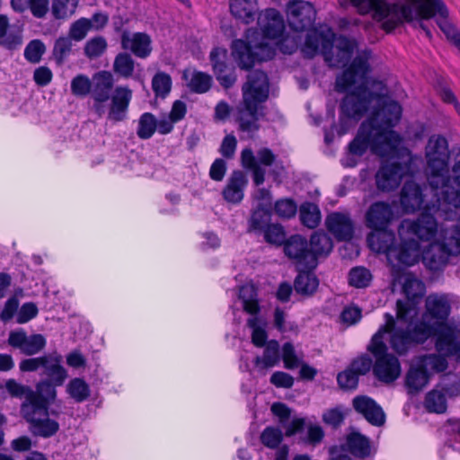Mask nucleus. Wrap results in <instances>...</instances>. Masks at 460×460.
Masks as SVG:
<instances>
[{
    "label": "nucleus",
    "instance_id": "nucleus-1",
    "mask_svg": "<svg viewBox=\"0 0 460 460\" xmlns=\"http://www.w3.org/2000/svg\"><path fill=\"white\" fill-rule=\"evenodd\" d=\"M424 175L438 198L437 211L446 219H455L460 210V149L450 167L448 142L442 136H431L425 147Z\"/></svg>",
    "mask_w": 460,
    "mask_h": 460
},
{
    "label": "nucleus",
    "instance_id": "nucleus-2",
    "mask_svg": "<svg viewBox=\"0 0 460 460\" xmlns=\"http://www.w3.org/2000/svg\"><path fill=\"white\" fill-rule=\"evenodd\" d=\"M369 57L365 52L358 55L349 66L345 69L342 75L336 79V91L347 93L350 87L358 84L352 91L349 92L342 99L341 110V125L344 126L347 119L354 121L360 120L367 112L371 103L376 101V104L372 113L376 109H383L384 102H393L387 95V88L382 83H378L379 92L370 91L367 86V75L370 72Z\"/></svg>",
    "mask_w": 460,
    "mask_h": 460
},
{
    "label": "nucleus",
    "instance_id": "nucleus-3",
    "mask_svg": "<svg viewBox=\"0 0 460 460\" xmlns=\"http://www.w3.org/2000/svg\"><path fill=\"white\" fill-rule=\"evenodd\" d=\"M418 312L408 302L398 300L396 316L390 313L384 314L385 323L380 325L371 341L385 342V335L388 334V342L393 351L402 357L420 344H423L436 333L434 325L425 321H414Z\"/></svg>",
    "mask_w": 460,
    "mask_h": 460
},
{
    "label": "nucleus",
    "instance_id": "nucleus-4",
    "mask_svg": "<svg viewBox=\"0 0 460 460\" xmlns=\"http://www.w3.org/2000/svg\"><path fill=\"white\" fill-rule=\"evenodd\" d=\"M358 13L367 14L373 13L375 20L384 21L383 28L388 31H393L402 22H412L416 20V24L425 32L429 39L432 38V33L427 24L426 19L419 14V3L411 0L417 5L416 11L411 4H402L399 0H350Z\"/></svg>",
    "mask_w": 460,
    "mask_h": 460
},
{
    "label": "nucleus",
    "instance_id": "nucleus-5",
    "mask_svg": "<svg viewBox=\"0 0 460 460\" xmlns=\"http://www.w3.org/2000/svg\"><path fill=\"white\" fill-rule=\"evenodd\" d=\"M270 84L265 72L251 71L242 87L243 109L239 111L237 122L243 132L254 133L260 129L259 120L264 116L261 103L269 98Z\"/></svg>",
    "mask_w": 460,
    "mask_h": 460
},
{
    "label": "nucleus",
    "instance_id": "nucleus-6",
    "mask_svg": "<svg viewBox=\"0 0 460 460\" xmlns=\"http://www.w3.org/2000/svg\"><path fill=\"white\" fill-rule=\"evenodd\" d=\"M383 109H376L371 113L370 118H376L373 121V132L377 151L387 146L396 148L402 142L401 136L393 129L402 117V106L398 102H384Z\"/></svg>",
    "mask_w": 460,
    "mask_h": 460
},
{
    "label": "nucleus",
    "instance_id": "nucleus-7",
    "mask_svg": "<svg viewBox=\"0 0 460 460\" xmlns=\"http://www.w3.org/2000/svg\"><path fill=\"white\" fill-rule=\"evenodd\" d=\"M232 56L243 70H251L257 62L270 60L275 57L276 48L265 41L236 39L231 44Z\"/></svg>",
    "mask_w": 460,
    "mask_h": 460
},
{
    "label": "nucleus",
    "instance_id": "nucleus-8",
    "mask_svg": "<svg viewBox=\"0 0 460 460\" xmlns=\"http://www.w3.org/2000/svg\"><path fill=\"white\" fill-rule=\"evenodd\" d=\"M460 253V217L449 237L443 243H430L423 252L421 260L426 268L432 271L442 270L451 255Z\"/></svg>",
    "mask_w": 460,
    "mask_h": 460
},
{
    "label": "nucleus",
    "instance_id": "nucleus-9",
    "mask_svg": "<svg viewBox=\"0 0 460 460\" xmlns=\"http://www.w3.org/2000/svg\"><path fill=\"white\" fill-rule=\"evenodd\" d=\"M367 349L375 358L373 374L377 380L392 384L398 379L402 372L401 363L395 355L388 352L385 342L370 341Z\"/></svg>",
    "mask_w": 460,
    "mask_h": 460
},
{
    "label": "nucleus",
    "instance_id": "nucleus-10",
    "mask_svg": "<svg viewBox=\"0 0 460 460\" xmlns=\"http://www.w3.org/2000/svg\"><path fill=\"white\" fill-rule=\"evenodd\" d=\"M239 298L243 303V311L252 315L247 320V326L252 329V342L259 348L265 346L267 341V332L264 328L260 326L258 314L261 312V305L258 298V290L252 284H247L241 287Z\"/></svg>",
    "mask_w": 460,
    "mask_h": 460
},
{
    "label": "nucleus",
    "instance_id": "nucleus-11",
    "mask_svg": "<svg viewBox=\"0 0 460 460\" xmlns=\"http://www.w3.org/2000/svg\"><path fill=\"white\" fill-rule=\"evenodd\" d=\"M419 3V14L421 18L431 19L438 15L436 22L447 38L458 48L460 31L448 21V9L442 0H413Z\"/></svg>",
    "mask_w": 460,
    "mask_h": 460
},
{
    "label": "nucleus",
    "instance_id": "nucleus-12",
    "mask_svg": "<svg viewBox=\"0 0 460 460\" xmlns=\"http://www.w3.org/2000/svg\"><path fill=\"white\" fill-rule=\"evenodd\" d=\"M21 412L29 423L30 432L35 437L48 438L59 429L58 422L49 418V408L22 406Z\"/></svg>",
    "mask_w": 460,
    "mask_h": 460
},
{
    "label": "nucleus",
    "instance_id": "nucleus-13",
    "mask_svg": "<svg viewBox=\"0 0 460 460\" xmlns=\"http://www.w3.org/2000/svg\"><path fill=\"white\" fill-rule=\"evenodd\" d=\"M114 85V79L111 72L99 71L93 75L91 99L93 101L90 110L101 119L106 113V102L110 100Z\"/></svg>",
    "mask_w": 460,
    "mask_h": 460
},
{
    "label": "nucleus",
    "instance_id": "nucleus-14",
    "mask_svg": "<svg viewBox=\"0 0 460 460\" xmlns=\"http://www.w3.org/2000/svg\"><path fill=\"white\" fill-rule=\"evenodd\" d=\"M276 160V155L268 147H262L255 155L251 147H245L241 152V165L252 172V180L256 186L261 185L265 181V169L261 167L271 166Z\"/></svg>",
    "mask_w": 460,
    "mask_h": 460
},
{
    "label": "nucleus",
    "instance_id": "nucleus-15",
    "mask_svg": "<svg viewBox=\"0 0 460 460\" xmlns=\"http://www.w3.org/2000/svg\"><path fill=\"white\" fill-rule=\"evenodd\" d=\"M438 207V198H436V203L432 204L431 207L425 206V211L422 212L419 217L408 223L407 228L408 232L411 234L415 235L420 240L429 241L435 237L438 230V224L435 217L444 218L437 211ZM460 217V210H458V216L455 219H450L451 221L456 220Z\"/></svg>",
    "mask_w": 460,
    "mask_h": 460
},
{
    "label": "nucleus",
    "instance_id": "nucleus-16",
    "mask_svg": "<svg viewBox=\"0 0 460 460\" xmlns=\"http://www.w3.org/2000/svg\"><path fill=\"white\" fill-rule=\"evenodd\" d=\"M287 18L293 31H305L314 26L316 10L308 1L293 0L287 4Z\"/></svg>",
    "mask_w": 460,
    "mask_h": 460
},
{
    "label": "nucleus",
    "instance_id": "nucleus-17",
    "mask_svg": "<svg viewBox=\"0 0 460 460\" xmlns=\"http://www.w3.org/2000/svg\"><path fill=\"white\" fill-rule=\"evenodd\" d=\"M307 240L300 234H294L284 243V252L293 261L297 270H314L316 261L310 252Z\"/></svg>",
    "mask_w": 460,
    "mask_h": 460
},
{
    "label": "nucleus",
    "instance_id": "nucleus-18",
    "mask_svg": "<svg viewBox=\"0 0 460 460\" xmlns=\"http://www.w3.org/2000/svg\"><path fill=\"white\" fill-rule=\"evenodd\" d=\"M298 435L299 443L306 446L316 447L324 438L323 429L306 418H294L288 425L285 436L293 437Z\"/></svg>",
    "mask_w": 460,
    "mask_h": 460
},
{
    "label": "nucleus",
    "instance_id": "nucleus-19",
    "mask_svg": "<svg viewBox=\"0 0 460 460\" xmlns=\"http://www.w3.org/2000/svg\"><path fill=\"white\" fill-rule=\"evenodd\" d=\"M213 73L219 84L229 89L237 81L235 67L228 62V52L224 48H214L209 54Z\"/></svg>",
    "mask_w": 460,
    "mask_h": 460
},
{
    "label": "nucleus",
    "instance_id": "nucleus-20",
    "mask_svg": "<svg viewBox=\"0 0 460 460\" xmlns=\"http://www.w3.org/2000/svg\"><path fill=\"white\" fill-rule=\"evenodd\" d=\"M406 173V167L399 162L383 163L375 174L376 187L378 191L389 193L395 190Z\"/></svg>",
    "mask_w": 460,
    "mask_h": 460
},
{
    "label": "nucleus",
    "instance_id": "nucleus-21",
    "mask_svg": "<svg viewBox=\"0 0 460 460\" xmlns=\"http://www.w3.org/2000/svg\"><path fill=\"white\" fill-rule=\"evenodd\" d=\"M7 342L26 356L40 353L47 344L46 338L42 334L27 335V332L22 328L10 332Z\"/></svg>",
    "mask_w": 460,
    "mask_h": 460
},
{
    "label": "nucleus",
    "instance_id": "nucleus-22",
    "mask_svg": "<svg viewBox=\"0 0 460 460\" xmlns=\"http://www.w3.org/2000/svg\"><path fill=\"white\" fill-rule=\"evenodd\" d=\"M375 119H376V117H369L360 124L357 135L348 146L349 155L360 157L366 154L368 148L373 152H377L373 132V121Z\"/></svg>",
    "mask_w": 460,
    "mask_h": 460
},
{
    "label": "nucleus",
    "instance_id": "nucleus-23",
    "mask_svg": "<svg viewBox=\"0 0 460 460\" xmlns=\"http://www.w3.org/2000/svg\"><path fill=\"white\" fill-rule=\"evenodd\" d=\"M394 217V209L388 202L376 201L365 213V225L372 231L384 230L389 227Z\"/></svg>",
    "mask_w": 460,
    "mask_h": 460
},
{
    "label": "nucleus",
    "instance_id": "nucleus-24",
    "mask_svg": "<svg viewBox=\"0 0 460 460\" xmlns=\"http://www.w3.org/2000/svg\"><path fill=\"white\" fill-rule=\"evenodd\" d=\"M257 26L264 39L276 40L283 36L285 22L279 11L268 8L259 13Z\"/></svg>",
    "mask_w": 460,
    "mask_h": 460
},
{
    "label": "nucleus",
    "instance_id": "nucleus-25",
    "mask_svg": "<svg viewBox=\"0 0 460 460\" xmlns=\"http://www.w3.org/2000/svg\"><path fill=\"white\" fill-rule=\"evenodd\" d=\"M131 99L132 91L128 86H117L110 98L111 103L106 111L107 119L113 123L126 120Z\"/></svg>",
    "mask_w": 460,
    "mask_h": 460
},
{
    "label": "nucleus",
    "instance_id": "nucleus-26",
    "mask_svg": "<svg viewBox=\"0 0 460 460\" xmlns=\"http://www.w3.org/2000/svg\"><path fill=\"white\" fill-rule=\"evenodd\" d=\"M302 51L306 58H314L319 52L324 57L328 56L329 50L333 49L334 34L320 32L317 30H307Z\"/></svg>",
    "mask_w": 460,
    "mask_h": 460
},
{
    "label": "nucleus",
    "instance_id": "nucleus-27",
    "mask_svg": "<svg viewBox=\"0 0 460 460\" xmlns=\"http://www.w3.org/2000/svg\"><path fill=\"white\" fill-rule=\"evenodd\" d=\"M354 410L373 426L381 427L385 423V413L382 407L371 397L358 395L352 400Z\"/></svg>",
    "mask_w": 460,
    "mask_h": 460
},
{
    "label": "nucleus",
    "instance_id": "nucleus-28",
    "mask_svg": "<svg viewBox=\"0 0 460 460\" xmlns=\"http://www.w3.org/2000/svg\"><path fill=\"white\" fill-rule=\"evenodd\" d=\"M121 48L129 50L139 58H146L152 52V40L146 32H134L124 31L121 34Z\"/></svg>",
    "mask_w": 460,
    "mask_h": 460
},
{
    "label": "nucleus",
    "instance_id": "nucleus-29",
    "mask_svg": "<svg viewBox=\"0 0 460 460\" xmlns=\"http://www.w3.org/2000/svg\"><path fill=\"white\" fill-rule=\"evenodd\" d=\"M420 259V244L415 239L402 240L400 244H396L389 255L388 261L391 263L397 261L404 266H412L419 262Z\"/></svg>",
    "mask_w": 460,
    "mask_h": 460
},
{
    "label": "nucleus",
    "instance_id": "nucleus-30",
    "mask_svg": "<svg viewBox=\"0 0 460 460\" xmlns=\"http://www.w3.org/2000/svg\"><path fill=\"white\" fill-rule=\"evenodd\" d=\"M325 226L338 241H349L354 235V225L351 218L343 213L333 212L327 216Z\"/></svg>",
    "mask_w": 460,
    "mask_h": 460
},
{
    "label": "nucleus",
    "instance_id": "nucleus-31",
    "mask_svg": "<svg viewBox=\"0 0 460 460\" xmlns=\"http://www.w3.org/2000/svg\"><path fill=\"white\" fill-rule=\"evenodd\" d=\"M56 384L51 380H43L37 385L36 391H30L22 406L49 408L57 396Z\"/></svg>",
    "mask_w": 460,
    "mask_h": 460
},
{
    "label": "nucleus",
    "instance_id": "nucleus-32",
    "mask_svg": "<svg viewBox=\"0 0 460 460\" xmlns=\"http://www.w3.org/2000/svg\"><path fill=\"white\" fill-rule=\"evenodd\" d=\"M353 52V42L346 36L341 35L336 39L332 50H329L324 59L332 66L343 67L350 61Z\"/></svg>",
    "mask_w": 460,
    "mask_h": 460
},
{
    "label": "nucleus",
    "instance_id": "nucleus-33",
    "mask_svg": "<svg viewBox=\"0 0 460 460\" xmlns=\"http://www.w3.org/2000/svg\"><path fill=\"white\" fill-rule=\"evenodd\" d=\"M368 247L375 252L385 253L387 260L396 246V237L394 231L388 228L384 230H374L367 236Z\"/></svg>",
    "mask_w": 460,
    "mask_h": 460
},
{
    "label": "nucleus",
    "instance_id": "nucleus-34",
    "mask_svg": "<svg viewBox=\"0 0 460 460\" xmlns=\"http://www.w3.org/2000/svg\"><path fill=\"white\" fill-rule=\"evenodd\" d=\"M248 185V178L241 170L232 172L222 191L224 199L233 204H239L243 199V191Z\"/></svg>",
    "mask_w": 460,
    "mask_h": 460
},
{
    "label": "nucleus",
    "instance_id": "nucleus-35",
    "mask_svg": "<svg viewBox=\"0 0 460 460\" xmlns=\"http://www.w3.org/2000/svg\"><path fill=\"white\" fill-rule=\"evenodd\" d=\"M63 358L57 352L43 355L41 364L42 375L51 380L56 385H62L67 377V372L62 366Z\"/></svg>",
    "mask_w": 460,
    "mask_h": 460
},
{
    "label": "nucleus",
    "instance_id": "nucleus-36",
    "mask_svg": "<svg viewBox=\"0 0 460 460\" xmlns=\"http://www.w3.org/2000/svg\"><path fill=\"white\" fill-rule=\"evenodd\" d=\"M401 204L406 213L420 209L424 204L420 185L413 181H407L401 191Z\"/></svg>",
    "mask_w": 460,
    "mask_h": 460
},
{
    "label": "nucleus",
    "instance_id": "nucleus-37",
    "mask_svg": "<svg viewBox=\"0 0 460 460\" xmlns=\"http://www.w3.org/2000/svg\"><path fill=\"white\" fill-rule=\"evenodd\" d=\"M345 446L355 457L364 459L372 455L370 439L358 431H351L347 435Z\"/></svg>",
    "mask_w": 460,
    "mask_h": 460
},
{
    "label": "nucleus",
    "instance_id": "nucleus-38",
    "mask_svg": "<svg viewBox=\"0 0 460 460\" xmlns=\"http://www.w3.org/2000/svg\"><path fill=\"white\" fill-rule=\"evenodd\" d=\"M426 309L431 318L444 322L450 314L451 305L446 295L431 294L426 298Z\"/></svg>",
    "mask_w": 460,
    "mask_h": 460
},
{
    "label": "nucleus",
    "instance_id": "nucleus-39",
    "mask_svg": "<svg viewBox=\"0 0 460 460\" xmlns=\"http://www.w3.org/2000/svg\"><path fill=\"white\" fill-rule=\"evenodd\" d=\"M425 290L424 283L417 279L413 274L406 273L402 277V292L407 298L404 302H408L417 308V304L424 296ZM401 301L403 302L402 300ZM416 310L418 311V309Z\"/></svg>",
    "mask_w": 460,
    "mask_h": 460
},
{
    "label": "nucleus",
    "instance_id": "nucleus-40",
    "mask_svg": "<svg viewBox=\"0 0 460 460\" xmlns=\"http://www.w3.org/2000/svg\"><path fill=\"white\" fill-rule=\"evenodd\" d=\"M459 343L454 330L445 327L438 332L435 347L438 353L449 357L457 353Z\"/></svg>",
    "mask_w": 460,
    "mask_h": 460
},
{
    "label": "nucleus",
    "instance_id": "nucleus-41",
    "mask_svg": "<svg viewBox=\"0 0 460 460\" xmlns=\"http://www.w3.org/2000/svg\"><path fill=\"white\" fill-rule=\"evenodd\" d=\"M257 1L256 0H231L230 11L231 13L243 22L249 24L254 21L257 13Z\"/></svg>",
    "mask_w": 460,
    "mask_h": 460
},
{
    "label": "nucleus",
    "instance_id": "nucleus-42",
    "mask_svg": "<svg viewBox=\"0 0 460 460\" xmlns=\"http://www.w3.org/2000/svg\"><path fill=\"white\" fill-rule=\"evenodd\" d=\"M430 378V374L422 365L418 362L415 366L410 367L405 384L411 394L418 393L427 385Z\"/></svg>",
    "mask_w": 460,
    "mask_h": 460
},
{
    "label": "nucleus",
    "instance_id": "nucleus-43",
    "mask_svg": "<svg viewBox=\"0 0 460 460\" xmlns=\"http://www.w3.org/2000/svg\"><path fill=\"white\" fill-rule=\"evenodd\" d=\"M310 270H298L299 273L294 281V288L296 293L304 296H311L316 291L319 286V280Z\"/></svg>",
    "mask_w": 460,
    "mask_h": 460
},
{
    "label": "nucleus",
    "instance_id": "nucleus-44",
    "mask_svg": "<svg viewBox=\"0 0 460 460\" xmlns=\"http://www.w3.org/2000/svg\"><path fill=\"white\" fill-rule=\"evenodd\" d=\"M279 361V345L275 340H271L265 345L262 357L257 356L253 363L260 370H265L276 366Z\"/></svg>",
    "mask_w": 460,
    "mask_h": 460
},
{
    "label": "nucleus",
    "instance_id": "nucleus-45",
    "mask_svg": "<svg viewBox=\"0 0 460 460\" xmlns=\"http://www.w3.org/2000/svg\"><path fill=\"white\" fill-rule=\"evenodd\" d=\"M308 244L309 250L311 251L310 252L313 253L316 261V265L318 264V257L328 255L333 248L332 238L323 232H315L313 234Z\"/></svg>",
    "mask_w": 460,
    "mask_h": 460
},
{
    "label": "nucleus",
    "instance_id": "nucleus-46",
    "mask_svg": "<svg viewBox=\"0 0 460 460\" xmlns=\"http://www.w3.org/2000/svg\"><path fill=\"white\" fill-rule=\"evenodd\" d=\"M299 217L305 226L314 229L321 222V212L315 204L305 202L300 206Z\"/></svg>",
    "mask_w": 460,
    "mask_h": 460
},
{
    "label": "nucleus",
    "instance_id": "nucleus-47",
    "mask_svg": "<svg viewBox=\"0 0 460 460\" xmlns=\"http://www.w3.org/2000/svg\"><path fill=\"white\" fill-rule=\"evenodd\" d=\"M271 220L270 208L260 204L252 213L249 219V229L252 231L264 230Z\"/></svg>",
    "mask_w": 460,
    "mask_h": 460
},
{
    "label": "nucleus",
    "instance_id": "nucleus-48",
    "mask_svg": "<svg viewBox=\"0 0 460 460\" xmlns=\"http://www.w3.org/2000/svg\"><path fill=\"white\" fill-rule=\"evenodd\" d=\"M135 67V61L131 55L127 52L119 53L113 62V71L123 78L132 76Z\"/></svg>",
    "mask_w": 460,
    "mask_h": 460
},
{
    "label": "nucleus",
    "instance_id": "nucleus-49",
    "mask_svg": "<svg viewBox=\"0 0 460 460\" xmlns=\"http://www.w3.org/2000/svg\"><path fill=\"white\" fill-rule=\"evenodd\" d=\"M78 4V0H53L51 13L57 20H66L73 15Z\"/></svg>",
    "mask_w": 460,
    "mask_h": 460
},
{
    "label": "nucleus",
    "instance_id": "nucleus-50",
    "mask_svg": "<svg viewBox=\"0 0 460 460\" xmlns=\"http://www.w3.org/2000/svg\"><path fill=\"white\" fill-rule=\"evenodd\" d=\"M66 392L76 402H83L90 396V387L82 378L75 377L68 383Z\"/></svg>",
    "mask_w": 460,
    "mask_h": 460
},
{
    "label": "nucleus",
    "instance_id": "nucleus-51",
    "mask_svg": "<svg viewBox=\"0 0 460 460\" xmlns=\"http://www.w3.org/2000/svg\"><path fill=\"white\" fill-rule=\"evenodd\" d=\"M157 126V119L151 112L143 113L138 120L137 135L140 139H149L155 134Z\"/></svg>",
    "mask_w": 460,
    "mask_h": 460
},
{
    "label": "nucleus",
    "instance_id": "nucleus-52",
    "mask_svg": "<svg viewBox=\"0 0 460 460\" xmlns=\"http://www.w3.org/2000/svg\"><path fill=\"white\" fill-rule=\"evenodd\" d=\"M172 77L165 72H157L152 79V90L156 97L164 99L172 90Z\"/></svg>",
    "mask_w": 460,
    "mask_h": 460
},
{
    "label": "nucleus",
    "instance_id": "nucleus-53",
    "mask_svg": "<svg viewBox=\"0 0 460 460\" xmlns=\"http://www.w3.org/2000/svg\"><path fill=\"white\" fill-rule=\"evenodd\" d=\"M72 40L66 37H59L55 40L52 56L58 66H62L72 53Z\"/></svg>",
    "mask_w": 460,
    "mask_h": 460
},
{
    "label": "nucleus",
    "instance_id": "nucleus-54",
    "mask_svg": "<svg viewBox=\"0 0 460 460\" xmlns=\"http://www.w3.org/2000/svg\"><path fill=\"white\" fill-rule=\"evenodd\" d=\"M372 274L365 267H354L349 272V284L356 288H364L370 285Z\"/></svg>",
    "mask_w": 460,
    "mask_h": 460
},
{
    "label": "nucleus",
    "instance_id": "nucleus-55",
    "mask_svg": "<svg viewBox=\"0 0 460 460\" xmlns=\"http://www.w3.org/2000/svg\"><path fill=\"white\" fill-rule=\"evenodd\" d=\"M447 357V356H444L440 353L427 354L421 356L419 359V362L425 369H427V371L430 369L434 372L441 373L444 372L448 367Z\"/></svg>",
    "mask_w": 460,
    "mask_h": 460
},
{
    "label": "nucleus",
    "instance_id": "nucleus-56",
    "mask_svg": "<svg viewBox=\"0 0 460 460\" xmlns=\"http://www.w3.org/2000/svg\"><path fill=\"white\" fill-rule=\"evenodd\" d=\"M212 82L211 75L204 72L196 71L192 74L188 86L193 93H205L211 88Z\"/></svg>",
    "mask_w": 460,
    "mask_h": 460
},
{
    "label": "nucleus",
    "instance_id": "nucleus-57",
    "mask_svg": "<svg viewBox=\"0 0 460 460\" xmlns=\"http://www.w3.org/2000/svg\"><path fill=\"white\" fill-rule=\"evenodd\" d=\"M283 432L279 427L268 426L260 436L261 442L268 448L275 449L283 440Z\"/></svg>",
    "mask_w": 460,
    "mask_h": 460
},
{
    "label": "nucleus",
    "instance_id": "nucleus-58",
    "mask_svg": "<svg viewBox=\"0 0 460 460\" xmlns=\"http://www.w3.org/2000/svg\"><path fill=\"white\" fill-rule=\"evenodd\" d=\"M425 407L429 412L443 413L447 410V399L443 393L430 391L425 398Z\"/></svg>",
    "mask_w": 460,
    "mask_h": 460
},
{
    "label": "nucleus",
    "instance_id": "nucleus-59",
    "mask_svg": "<svg viewBox=\"0 0 460 460\" xmlns=\"http://www.w3.org/2000/svg\"><path fill=\"white\" fill-rule=\"evenodd\" d=\"M274 212L280 218L290 219L297 212V204L291 198L279 199L275 201Z\"/></svg>",
    "mask_w": 460,
    "mask_h": 460
},
{
    "label": "nucleus",
    "instance_id": "nucleus-60",
    "mask_svg": "<svg viewBox=\"0 0 460 460\" xmlns=\"http://www.w3.org/2000/svg\"><path fill=\"white\" fill-rule=\"evenodd\" d=\"M70 89L73 95L84 98L91 94L92 80L86 75H76L71 80Z\"/></svg>",
    "mask_w": 460,
    "mask_h": 460
},
{
    "label": "nucleus",
    "instance_id": "nucleus-61",
    "mask_svg": "<svg viewBox=\"0 0 460 460\" xmlns=\"http://www.w3.org/2000/svg\"><path fill=\"white\" fill-rule=\"evenodd\" d=\"M263 232L264 239L269 243L280 246L287 241L285 229L280 224H270Z\"/></svg>",
    "mask_w": 460,
    "mask_h": 460
},
{
    "label": "nucleus",
    "instance_id": "nucleus-62",
    "mask_svg": "<svg viewBox=\"0 0 460 460\" xmlns=\"http://www.w3.org/2000/svg\"><path fill=\"white\" fill-rule=\"evenodd\" d=\"M346 417L345 408L342 405H338L334 408L326 410L322 416L323 421L333 429L340 428Z\"/></svg>",
    "mask_w": 460,
    "mask_h": 460
},
{
    "label": "nucleus",
    "instance_id": "nucleus-63",
    "mask_svg": "<svg viewBox=\"0 0 460 460\" xmlns=\"http://www.w3.org/2000/svg\"><path fill=\"white\" fill-rule=\"evenodd\" d=\"M93 28L91 20L87 18H80L73 22L69 29V37L72 40L80 41L84 40L87 32Z\"/></svg>",
    "mask_w": 460,
    "mask_h": 460
},
{
    "label": "nucleus",
    "instance_id": "nucleus-64",
    "mask_svg": "<svg viewBox=\"0 0 460 460\" xmlns=\"http://www.w3.org/2000/svg\"><path fill=\"white\" fill-rule=\"evenodd\" d=\"M46 51L44 43L40 40H33L28 43L24 49V58L31 63H39Z\"/></svg>",
    "mask_w": 460,
    "mask_h": 460
}]
</instances>
